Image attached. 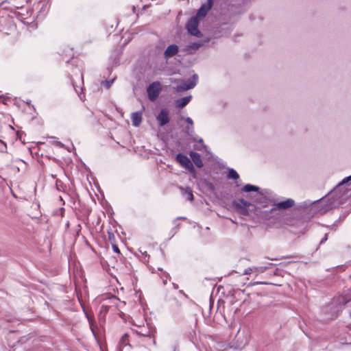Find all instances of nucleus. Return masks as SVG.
<instances>
[{"label": "nucleus", "instance_id": "1", "mask_svg": "<svg viewBox=\"0 0 351 351\" xmlns=\"http://www.w3.org/2000/svg\"><path fill=\"white\" fill-rule=\"evenodd\" d=\"M197 80V76L194 75L192 79L187 80L171 79L170 81L171 83L176 84V86H174L173 88L176 92H184L194 88L196 85Z\"/></svg>", "mask_w": 351, "mask_h": 351}, {"label": "nucleus", "instance_id": "2", "mask_svg": "<svg viewBox=\"0 0 351 351\" xmlns=\"http://www.w3.org/2000/svg\"><path fill=\"white\" fill-rule=\"evenodd\" d=\"M242 191L245 193L249 192H256V194L253 196L254 201L258 203H265L266 200V197L263 193V192L260 191V188L258 186L252 185L250 184H245Z\"/></svg>", "mask_w": 351, "mask_h": 351}, {"label": "nucleus", "instance_id": "3", "mask_svg": "<svg viewBox=\"0 0 351 351\" xmlns=\"http://www.w3.org/2000/svg\"><path fill=\"white\" fill-rule=\"evenodd\" d=\"M161 84L156 81L152 83L147 88L148 98L150 101H155L162 90Z\"/></svg>", "mask_w": 351, "mask_h": 351}, {"label": "nucleus", "instance_id": "4", "mask_svg": "<svg viewBox=\"0 0 351 351\" xmlns=\"http://www.w3.org/2000/svg\"><path fill=\"white\" fill-rule=\"evenodd\" d=\"M176 160L183 167H184L190 173L195 174V168L192 162H191L190 159L187 156L182 154H178L176 156Z\"/></svg>", "mask_w": 351, "mask_h": 351}, {"label": "nucleus", "instance_id": "5", "mask_svg": "<svg viewBox=\"0 0 351 351\" xmlns=\"http://www.w3.org/2000/svg\"><path fill=\"white\" fill-rule=\"evenodd\" d=\"M198 19L197 17L191 18L186 24V29L189 33L194 36L200 37L201 32L199 31L198 27Z\"/></svg>", "mask_w": 351, "mask_h": 351}, {"label": "nucleus", "instance_id": "6", "mask_svg": "<svg viewBox=\"0 0 351 351\" xmlns=\"http://www.w3.org/2000/svg\"><path fill=\"white\" fill-rule=\"evenodd\" d=\"M169 111L167 108H163L158 114L156 119L160 126H163L169 122Z\"/></svg>", "mask_w": 351, "mask_h": 351}, {"label": "nucleus", "instance_id": "7", "mask_svg": "<svg viewBox=\"0 0 351 351\" xmlns=\"http://www.w3.org/2000/svg\"><path fill=\"white\" fill-rule=\"evenodd\" d=\"M213 0H208V3L202 5V7L199 9L197 15V19L199 20L202 18L204 17L208 10L211 8Z\"/></svg>", "mask_w": 351, "mask_h": 351}, {"label": "nucleus", "instance_id": "8", "mask_svg": "<svg viewBox=\"0 0 351 351\" xmlns=\"http://www.w3.org/2000/svg\"><path fill=\"white\" fill-rule=\"evenodd\" d=\"M179 51L178 46L176 45H169L167 49L164 52V57L165 59L168 60L169 58L174 56L178 53Z\"/></svg>", "mask_w": 351, "mask_h": 351}, {"label": "nucleus", "instance_id": "9", "mask_svg": "<svg viewBox=\"0 0 351 351\" xmlns=\"http://www.w3.org/2000/svg\"><path fill=\"white\" fill-rule=\"evenodd\" d=\"M234 205L240 210L241 213L243 215H247V208L251 206V203L242 199H239L238 202H236Z\"/></svg>", "mask_w": 351, "mask_h": 351}, {"label": "nucleus", "instance_id": "10", "mask_svg": "<svg viewBox=\"0 0 351 351\" xmlns=\"http://www.w3.org/2000/svg\"><path fill=\"white\" fill-rule=\"evenodd\" d=\"M189 155L194 162V164L199 168L203 167V162L202 161L200 155L198 153H196L193 151H191Z\"/></svg>", "mask_w": 351, "mask_h": 351}, {"label": "nucleus", "instance_id": "11", "mask_svg": "<svg viewBox=\"0 0 351 351\" xmlns=\"http://www.w3.org/2000/svg\"><path fill=\"white\" fill-rule=\"evenodd\" d=\"M294 205V201L292 199H287L285 201L278 202L276 204V207L278 209H287Z\"/></svg>", "mask_w": 351, "mask_h": 351}, {"label": "nucleus", "instance_id": "12", "mask_svg": "<svg viewBox=\"0 0 351 351\" xmlns=\"http://www.w3.org/2000/svg\"><path fill=\"white\" fill-rule=\"evenodd\" d=\"M191 95H189L180 99L176 100L175 104L176 106L179 108H182L186 106L191 100Z\"/></svg>", "mask_w": 351, "mask_h": 351}, {"label": "nucleus", "instance_id": "13", "mask_svg": "<svg viewBox=\"0 0 351 351\" xmlns=\"http://www.w3.org/2000/svg\"><path fill=\"white\" fill-rule=\"evenodd\" d=\"M180 191L182 192V195L187 200H189L190 202H193V192H192V190L191 189V188H189V187H187V188L180 187Z\"/></svg>", "mask_w": 351, "mask_h": 351}, {"label": "nucleus", "instance_id": "14", "mask_svg": "<svg viewBox=\"0 0 351 351\" xmlns=\"http://www.w3.org/2000/svg\"><path fill=\"white\" fill-rule=\"evenodd\" d=\"M132 124L135 127L140 125L142 121V114L141 112H135L132 114L131 116Z\"/></svg>", "mask_w": 351, "mask_h": 351}, {"label": "nucleus", "instance_id": "15", "mask_svg": "<svg viewBox=\"0 0 351 351\" xmlns=\"http://www.w3.org/2000/svg\"><path fill=\"white\" fill-rule=\"evenodd\" d=\"M319 204V202L317 201L314 202H304L301 206V207H302L303 208H311V210H317Z\"/></svg>", "mask_w": 351, "mask_h": 351}, {"label": "nucleus", "instance_id": "16", "mask_svg": "<svg viewBox=\"0 0 351 351\" xmlns=\"http://www.w3.org/2000/svg\"><path fill=\"white\" fill-rule=\"evenodd\" d=\"M128 344V335L125 334L122 336L121 339L119 341V351H121V348L124 346H127Z\"/></svg>", "mask_w": 351, "mask_h": 351}, {"label": "nucleus", "instance_id": "17", "mask_svg": "<svg viewBox=\"0 0 351 351\" xmlns=\"http://www.w3.org/2000/svg\"><path fill=\"white\" fill-rule=\"evenodd\" d=\"M85 313H86V317L88 319V321L89 322L90 328L93 333L94 334V335H95V322H94V319H93V317L91 315H90L86 312Z\"/></svg>", "mask_w": 351, "mask_h": 351}, {"label": "nucleus", "instance_id": "18", "mask_svg": "<svg viewBox=\"0 0 351 351\" xmlns=\"http://www.w3.org/2000/svg\"><path fill=\"white\" fill-rule=\"evenodd\" d=\"M228 178L229 179L237 180L239 178V176L234 169H230L228 171Z\"/></svg>", "mask_w": 351, "mask_h": 351}, {"label": "nucleus", "instance_id": "19", "mask_svg": "<svg viewBox=\"0 0 351 351\" xmlns=\"http://www.w3.org/2000/svg\"><path fill=\"white\" fill-rule=\"evenodd\" d=\"M198 143L194 145V149L196 150H202L203 149H206V145H205L203 143L202 138H199L197 141Z\"/></svg>", "mask_w": 351, "mask_h": 351}, {"label": "nucleus", "instance_id": "20", "mask_svg": "<svg viewBox=\"0 0 351 351\" xmlns=\"http://www.w3.org/2000/svg\"><path fill=\"white\" fill-rule=\"evenodd\" d=\"M267 269V267H254V272L262 274L265 272Z\"/></svg>", "mask_w": 351, "mask_h": 351}, {"label": "nucleus", "instance_id": "21", "mask_svg": "<svg viewBox=\"0 0 351 351\" xmlns=\"http://www.w3.org/2000/svg\"><path fill=\"white\" fill-rule=\"evenodd\" d=\"M114 80H105V81H103L101 82V84L106 88H109L112 82H113Z\"/></svg>", "mask_w": 351, "mask_h": 351}, {"label": "nucleus", "instance_id": "22", "mask_svg": "<svg viewBox=\"0 0 351 351\" xmlns=\"http://www.w3.org/2000/svg\"><path fill=\"white\" fill-rule=\"evenodd\" d=\"M186 132L188 135L191 136L193 133V127L189 126L186 128Z\"/></svg>", "mask_w": 351, "mask_h": 351}, {"label": "nucleus", "instance_id": "23", "mask_svg": "<svg viewBox=\"0 0 351 351\" xmlns=\"http://www.w3.org/2000/svg\"><path fill=\"white\" fill-rule=\"evenodd\" d=\"M254 273V267H250L244 270L243 274L248 275Z\"/></svg>", "mask_w": 351, "mask_h": 351}, {"label": "nucleus", "instance_id": "24", "mask_svg": "<svg viewBox=\"0 0 351 351\" xmlns=\"http://www.w3.org/2000/svg\"><path fill=\"white\" fill-rule=\"evenodd\" d=\"M137 333L139 334L140 335L147 337L149 335V332L148 330L144 331L142 330L141 331H138Z\"/></svg>", "mask_w": 351, "mask_h": 351}, {"label": "nucleus", "instance_id": "25", "mask_svg": "<svg viewBox=\"0 0 351 351\" xmlns=\"http://www.w3.org/2000/svg\"><path fill=\"white\" fill-rule=\"evenodd\" d=\"M351 180V176H348V177H346V178H344L341 182L339 184V185H343L346 183H347L348 181Z\"/></svg>", "mask_w": 351, "mask_h": 351}, {"label": "nucleus", "instance_id": "26", "mask_svg": "<svg viewBox=\"0 0 351 351\" xmlns=\"http://www.w3.org/2000/svg\"><path fill=\"white\" fill-rule=\"evenodd\" d=\"M201 44L199 43H193L190 47L193 49H197L200 47Z\"/></svg>", "mask_w": 351, "mask_h": 351}, {"label": "nucleus", "instance_id": "27", "mask_svg": "<svg viewBox=\"0 0 351 351\" xmlns=\"http://www.w3.org/2000/svg\"><path fill=\"white\" fill-rule=\"evenodd\" d=\"M164 275H165V278H164L162 277V280H163V283L165 285V284H167V279H168V277H169V274H165V273H164Z\"/></svg>", "mask_w": 351, "mask_h": 351}, {"label": "nucleus", "instance_id": "28", "mask_svg": "<svg viewBox=\"0 0 351 351\" xmlns=\"http://www.w3.org/2000/svg\"><path fill=\"white\" fill-rule=\"evenodd\" d=\"M186 121L189 124H190V125H191V126H193V120H192L190 117H187V118L186 119Z\"/></svg>", "mask_w": 351, "mask_h": 351}, {"label": "nucleus", "instance_id": "29", "mask_svg": "<svg viewBox=\"0 0 351 351\" xmlns=\"http://www.w3.org/2000/svg\"><path fill=\"white\" fill-rule=\"evenodd\" d=\"M112 247H113V250L115 252L119 253V250L117 245H113Z\"/></svg>", "mask_w": 351, "mask_h": 351}, {"label": "nucleus", "instance_id": "30", "mask_svg": "<svg viewBox=\"0 0 351 351\" xmlns=\"http://www.w3.org/2000/svg\"><path fill=\"white\" fill-rule=\"evenodd\" d=\"M326 240V237H325L324 239H323L322 241H321V243H323L324 241Z\"/></svg>", "mask_w": 351, "mask_h": 351}, {"label": "nucleus", "instance_id": "31", "mask_svg": "<svg viewBox=\"0 0 351 351\" xmlns=\"http://www.w3.org/2000/svg\"><path fill=\"white\" fill-rule=\"evenodd\" d=\"M173 286L176 289L177 288V286L175 284H173Z\"/></svg>", "mask_w": 351, "mask_h": 351}]
</instances>
